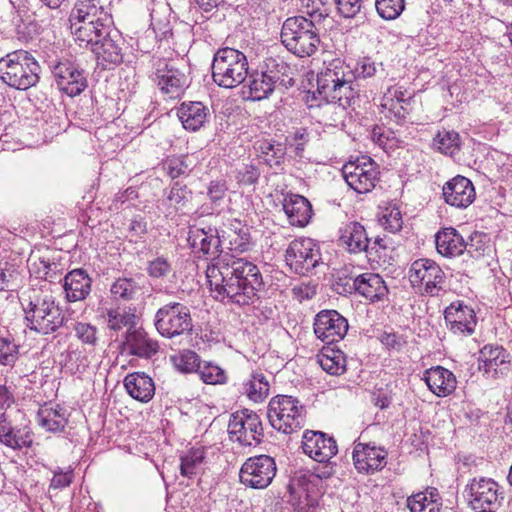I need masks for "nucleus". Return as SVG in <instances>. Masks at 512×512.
Masks as SVG:
<instances>
[{
	"instance_id": "obj_54",
	"label": "nucleus",
	"mask_w": 512,
	"mask_h": 512,
	"mask_svg": "<svg viewBox=\"0 0 512 512\" xmlns=\"http://www.w3.org/2000/svg\"><path fill=\"white\" fill-rule=\"evenodd\" d=\"M407 506L411 512H439L433 500H430L425 493L418 492L407 498Z\"/></svg>"
},
{
	"instance_id": "obj_31",
	"label": "nucleus",
	"mask_w": 512,
	"mask_h": 512,
	"mask_svg": "<svg viewBox=\"0 0 512 512\" xmlns=\"http://www.w3.org/2000/svg\"><path fill=\"white\" fill-rule=\"evenodd\" d=\"M123 384L127 393L139 402L147 403L154 397V381L144 372L138 371L127 374Z\"/></svg>"
},
{
	"instance_id": "obj_53",
	"label": "nucleus",
	"mask_w": 512,
	"mask_h": 512,
	"mask_svg": "<svg viewBox=\"0 0 512 512\" xmlns=\"http://www.w3.org/2000/svg\"><path fill=\"white\" fill-rule=\"evenodd\" d=\"M175 367L184 373L198 372L201 365L199 355L192 350H184L179 356L173 358Z\"/></svg>"
},
{
	"instance_id": "obj_44",
	"label": "nucleus",
	"mask_w": 512,
	"mask_h": 512,
	"mask_svg": "<svg viewBox=\"0 0 512 512\" xmlns=\"http://www.w3.org/2000/svg\"><path fill=\"white\" fill-rule=\"evenodd\" d=\"M290 487L303 491L306 498L316 494L319 484L318 478L314 475L313 471L310 470H299L294 473L291 479Z\"/></svg>"
},
{
	"instance_id": "obj_9",
	"label": "nucleus",
	"mask_w": 512,
	"mask_h": 512,
	"mask_svg": "<svg viewBox=\"0 0 512 512\" xmlns=\"http://www.w3.org/2000/svg\"><path fill=\"white\" fill-rule=\"evenodd\" d=\"M154 326L161 336L168 339L190 333L193 329L190 308L180 302H168L155 313Z\"/></svg>"
},
{
	"instance_id": "obj_61",
	"label": "nucleus",
	"mask_w": 512,
	"mask_h": 512,
	"mask_svg": "<svg viewBox=\"0 0 512 512\" xmlns=\"http://www.w3.org/2000/svg\"><path fill=\"white\" fill-rule=\"evenodd\" d=\"M261 172L255 165H245L237 173L238 183L245 186L254 185L258 182Z\"/></svg>"
},
{
	"instance_id": "obj_20",
	"label": "nucleus",
	"mask_w": 512,
	"mask_h": 512,
	"mask_svg": "<svg viewBox=\"0 0 512 512\" xmlns=\"http://www.w3.org/2000/svg\"><path fill=\"white\" fill-rule=\"evenodd\" d=\"M153 80L170 98L179 97L189 86L187 75L165 60L158 61Z\"/></svg>"
},
{
	"instance_id": "obj_7",
	"label": "nucleus",
	"mask_w": 512,
	"mask_h": 512,
	"mask_svg": "<svg viewBox=\"0 0 512 512\" xmlns=\"http://www.w3.org/2000/svg\"><path fill=\"white\" fill-rule=\"evenodd\" d=\"M213 81L223 88H234L243 83L248 76L246 55L237 49L224 47L218 49L213 57Z\"/></svg>"
},
{
	"instance_id": "obj_27",
	"label": "nucleus",
	"mask_w": 512,
	"mask_h": 512,
	"mask_svg": "<svg viewBox=\"0 0 512 512\" xmlns=\"http://www.w3.org/2000/svg\"><path fill=\"white\" fill-rule=\"evenodd\" d=\"M260 68L265 76L282 91L295 85L293 68L279 56L265 58Z\"/></svg>"
},
{
	"instance_id": "obj_14",
	"label": "nucleus",
	"mask_w": 512,
	"mask_h": 512,
	"mask_svg": "<svg viewBox=\"0 0 512 512\" xmlns=\"http://www.w3.org/2000/svg\"><path fill=\"white\" fill-rule=\"evenodd\" d=\"M187 242L197 258L211 261L221 260L222 241L217 227L191 225L188 229Z\"/></svg>"
},
{
	"instance_id": "obj_33",
	"label": "nucleus",
	"mask_w": 512,
	"mask_h": 512,
	"mask_svg": "<svg viewBox=\"0 0 512 512\" xmlns=\"http://www.w3.org/2000/svg\"><path fill=\"white\" fill-rule=\"evenodd\" d=\"M370 237L365 227L356 221L347 223L340 230L339 242L349 253L358 254L366 251Z\"/></svg>"
},
{
	"instance_id": "obj_46",
	"label": "nucleus",
	"mask_w": 512,
	"mask_h": 512,
	"mask_svg": "<svg viewBox=\"0 0 512 512\" xmlns=\"http://www.w3.org/2000/svg\"><path fill=\"white\" fill-rule=\"evenodd\" d=\"M10 436V442L6 441L2 444L14 450H20L24 447H31L33 444V432L28 425L11 426V431L6 436Z\"/></svg>"
},
{
	"instance_id": "obj_30",
	"label": "nucleus",
	"mask_w": 512,
	"mask_h": 512,
	"mask_svg": "<svg viewBox=\"0 0 512 512\" xmlns=\"http://www.w3.org/2000/svg\"><path fill=\"white\" fill-rule=\"evenodd\" d=\"M283 210L289 223L298 227L308 225L313 215L310 201L299 194L288 193L283 200Z\"/></svg>"
},
{
	"instance_id": "obj_4",
	"label": "nucleus",
	"mask_w": 512,
	"mask_h": 512,
	"mask_svg": "<svg viewBox=\"0 0 512 512\" xmlns=\"http://www.w3.org/2000/svg\"><path fill=\"white\" fill-rule=\"evenodd\" d=\"M23 304L26 326L37 333L48 335L64 325L65 315L51 293L31 289Z\"/></svg>"
},
{
	"instance_id": "obj_29",
	"label": "nucleus",
	"mask_w": 512,
	"mask_h": 512,
	"mask_svg": "<svg viewBox=\"0 0 512 512\" xmlns=\"http://www.w3.org/2000/svg\"><path fill=\"white\" fill-rule=\"evenodd\" d=\"M423 380L429 390L438 397L452 394L457 386L455 375L440 365L425 370Z\"/></svg>"
},
{
	"instance_id": "obj_49",
	"label": "nucleus",
	"mask_w": 512,
	"mask_h": 512,
	"mask_svg": "<svg viewBox=\"0 0 512 512\" xmlns=\"http://www.w3.org/2000/svg\"><path fill=\"white\" fill-rule=\"evenodd\" d=\"M405 0H376L375 7L378 15L384 20L397 19L405 9Z\"/></svg>"
},
{
	"instance_id": "obj_39",
	"label": "nucleus",
	"mask_w": 512,
	"mask_h": 512,
	"mask_svg": "<svg viewBox=\"0 0 512 512\" xmlns=\"http://www.w3.org/2000/svg\"><path fill=\"white\" fill-rule=\"evenodd\" d=\"M194 193L182 181H174L167 192L166 200L175 212H184L189 209Z\"/></svg>"
},
{
	"instance_id": "obj_56",
	"label": "nucleus",
	"mask_w": 512,
	"mask_h": 512,
	"mask_svg": "<svg viewBox=\"0 0 512 512\" xmlns=\"http://www.w3.org/2000/svg\"><path fill=\"white\" fill-rule=\"evenodd\" d=\"M345 356L338 353L336 358L328 356V353H321L319 363L324 371L331 375H339L345 371Z\"/></svg>"
},
{
	"instance_id": "obj_63",
	"label": "nucleus",
	"mask_w": 512,
	"mask_h": 512,
	"mask_svg": "<svg viewBox=\"0 0 512 512\" xmlns=\"http://www.w3.org/2000/svg\"><path fill=\"white\" fill-rule=\"evenodd\" d=\"M77 337L86 344L95 345L97 342V329L88 323H77L75 326Z\"/></svg>"
},
{
	"instance_id": "obj_55",
	"label": "nucleus",
	"mask_w": 512,
	"mask_h": 512,
	"mask_svg": "<svg viewBox=\"0 0 512 512\" xmlns=\"http://www.w3.org/2000/svg\"><path fill=\"white\" fill-rule=\"evenodd\" d=\"M467 246L465 251L473 257L480 258L484 256L487 249H489L487 235L484 233L475 232L470 236V240L465 242Z\"/></svg>"
},
{
	"instance_id": "obj_16",
	"label": "nucleus",
	"mask_w": 512,
	"mask_h": 512,
	"mask_svg": "<svg viewBox=\"0 0 512 512\" xmlns=\"http://www.w3.org/2000/svg\"><path fill=\"white\" fill-rule=\"evenodd\" d=\"M346 183L357 193L370 192L379 180L377 164L371 157L363 156L355 162H348L342 168Z\"/></svg>"
},
{
	"instance_id": "obj_24",
	"label": "nucleus",
	"mask_w": 512,
	"mask_h": 512,
	"mask_svg": "<svg viewBox=\"0 0 512 512\" xmlns=\"http://www.w3.org/2000/svg\"><path fill=\"white\" fill-rule=\"evenodd\" d=\"M442 195L448 205L466 208L475 199V189L468 178L458 175L444 184Z\"/></svg>"
},
{
	"instance_id": "obj_60",
	"label": "nucleus",
	"mask_w": 512,
	"mask_h": 512,
	"mask_svg": "<svg viewBox=\"0 0 512 512\" xmlns=\"http://www.w3.org/2000/svg\"><path fill=\"white\" fill-rule=\"evenodd\" d=\"M380 221L382 226L392 233L400 231L403 225L401 212L396 206L387 208Z\"/></svg>"
},
{
	"instance_id": "obj_23",
	"label": "nucleus",
	"mask_w": 512,
	"mask_h": 512,
	"mask_svg": "<svg viewBox=\"0 0 512 512\" xmlns=\"http://www.w3.org/2000/svg\"><path fill=\"white\" fill-rule=\"evenodd\" d=\"M479 370L488 378L498 379L509 371V354L502 346L485 345L479 354Z\"/></svg>"
},
{
	"instance_id": "obj_52",
	"label": "nucleus",
	"mask_w": 512,
	"mask_h": 512,
	"mask_svg": "<svg viewBox=\"0 0 512 512\" xmlns=\"http://www.w3.org/2000/svg\"><path fill=\"white\" fill-rule=\"evenodd\" d=\"M197 373L206 384H224L227 380L224 370L210 362H201Z\"/></svg>"
},
{
	"instance_id": "obj_42",
	"label": "nucleus",
	"mask_w": 512,
	"mask_h": 512,
	"mask_svg": "<svg viewBox=\"0 0 512 512\" xmlns=\"http://www.w3.org/2000/svg\"><path fill=\"white\" fill-rule=\"evenodd\" d=\"M249 77V90L251 97L254 100H262L268 98L269 95L276 89H278L266 76L263 70H256L252 73H248Z\"/></svg>"
},
{
	"instance_id": "obj_32",
	"label": "nucleus",
	"mask_w": 512,
	"mask_h": 512,
	"mask_svg": "<svg viewBox=\"0 0 512 512\" xmlns=\"http://www.w3.org/2000/svg\"><path fill=\"white\" fill-rule=\"evenodd\" d=\"M209 114V108L199 101H185L177 109L183 127L193 132L204 126Z\"/></svg>"
},
{
	"instance_id": "obj_40",
	"label": "nucleus",
	"mask_w": 512,
	"mask_h": 512,
	"mask_svg": "<svg viewBox=\"0 0 512 512\" xmlns=\"http://www.w3.org/2000/svg\"><path fill=\"white\" fill-rule=\"evenodd\" d=\"M194 167L195 163L189 155L168 156L162 161L163 170L172 180L189 176Z\"/></svg>"
},
{
	"instance_id": "obj_59",
	"label": "nucleus",
	"mask_w": 512,
	"mask_h": 512,
	"mask_svg": "<svg viewBox=\"0 0 512 512\" xmlns=\"http://www.w3.org/2000/svg\"><path fill=\"white\" fill-rule=\"evenodd\" d=\"M340 16L346 19L357 18L363 9V0H334Z\"/></svg>"
},
{
	"instance_id": "obj_38",
	"label": "nucleus",
	"mask_w": 512,
	"mask_h": 512,
	"mask_svg": "<svg viewBox=\"0 0 512 512\" xmlns=\"http://www.w3.org/2000/svg\"><path fill=\"white\" fill-rule=\"evenodd\" d=\"M113 299L117 301H133L142 294V287L135 277L122 276L115 279L110 287Z\"/></svg>"
},
{
	"instance_id": "obj_2",
	"label": "nucleus",
	"mask_w": 512,
	"mask_h": 512,
	"mask_svg": "<svg viewBox=\"0 0 512 512\" xmlns=\"http://www.w3.org/2000/svg\"><path fill=\"white\" fill-rule=\"evenodd\" d=\"M378 67L382 69V63L377 64L370 57L360 59L354 70L343 60L333 59L317 75V92L326 102L345 108L354 97L353 81L374 76Z\"/></svg>"
},
{
	"instance_id": "obj_6",
	"label": "nucleus",
	"mask_w": 512,
	"mask_h": 512,
	"mask_svg": "<svg viewBox=\"0 0 512 512\" xmlns=\"http://www.w3.org/2000/svg\"><path fill=\"white\" fill-rule=\"evenodd\" d=\"M309 24L306 22V16L302 15L288 17L282 24L281 43L297 57L312 56L321 43L320 35L309 27Z\"/></svg>"
},
{
	"instance_id": "obj_1",
	"label": "nucleus",
	"mask_w": 512,
	"mask_h": 512,
	"mask_svg": "<svg viewBox=\"0 0 512 512\" xmlns=\"http://www.w3.org/2000/svg\"><path fill=\"white\" fill-rule=\"evenodd\" d=\"M206 277L217 301L239 307L257 302L265 287L259 267L244 258L216 261L207 266Z\"/></svg>"
},
{
	"instance_id": "obj_17",
	"label": "nucleus",
	"mask_w": 512,
	"mask_h": 512,
	"mask_svg": "<svg viewBox=\"0 0 512 512\" xmlns=\"http://www.w3.org/2000/svg\"><path fill=\"white\" fill-rule=\"evenodd\" d=\"M314 333L318 339L327 345L337 343L348 332V321L336 310H322L314 319Z\"/></svg>"
},
{
	"instance_id": "obj_19",
	"label": "nucleus",
	"mask_w": 512,
	"mask_h": 512,
	"mask_svg": "<svg viewBox=\"0 0 512 512\" xmlns=\"http://www.w3.org/2000/svg\"><path fill=\"white\" fill-rule=\"evenodd\" d=\"M388 452L375 443H356L352 458L355 469L362 474L370 475L381 471L387 464Z\"/></svg>"
},
{
	"instance_id": "obj_26",
	"label": "nucleus",
	"mask_w": 512,
	"mask_h": 512,
	"mask_svg": "<svg viewBox=\"0 0 512 512\" xmlns=\"http://www.w3.org/2000/svg\"><path fill=\"white\" fill-rule=\"evenodd\" d=\"M471 505L474 510L489 509L496 504L499 497V485L491 478L472 479L468 485Z\"/></svg>"
},
{
	"instance_id": "obj_57",
	"label": "nucleus",
	"mask_w": 512,
	"mask_h": 512,
	"mask_svg": "<svg viewBox=\"0 0 512 512\" xmlns=\"http://www.w3.org/2000/svg\"><path fill=\"white\" fill-rule=\"evenodd\" d=\"M333 286L335 291L342 295L355 293L357 291L356 276L348 274L344 269L338 272Z\"/></svg>"
},
{
	"instance_id": "obj_51",
	"label": "nucleus",
	"mask_w": 512,
	"mask_h": 512,
	"mask_svg": "<svg viewBox=\"0 0 512 512\" xmlns=\"http://www.w3.org/2000/svg\"><path fill=\"white\" fill-rule=\"evenodd\" d=\"M204 458V451L201 449H192L186 455L181 456V475L192 478L196 474V468L203 462Z\"/></svg>"
},
{
	"instance_id": "obj_22",
	"label": "nucleus",
	"mask_w": 512,
	"mask_h": 512,
	"mask_svg": "<svg viewBox=\"0 0 512 512\" xmlns=\"http://www.w3.org/2000/svg\"><path fill=\"white\" fill-rule=\"evenodd\" d=\"M448 329L454 334L472 335L475 331L477 318L471 306L463 301H454L444 311Z\"/></svg>"
},
{
	"instance_id": "obj_64",
	"label": "nucleus",
	"mask_w": 512,
	"mask_h": 512,
	"mask_svg": "<svg viewBox=\"0 0 512 512\" xmlns=\"http://www.w3.org/2000/svg\"><path fill=\"white\" fill-rule=\"evenodd\" d=\"M380 341L386 348L394 350H400L406 344L404 338L395 332L382 333Z\"/></svg>"
},
{
	"instance_id": "obj_43",
	"label": "nucleus",
	"mask_w": 512,
	"mask_h": 512,
	"mask_svg": "<svg viewBox=\"0 0 512 512\" xmlns=\"http://www.w3.org/2000/svg\"><path fill=\"white\" fill-rule=\"evenodd\" d=\"M39 424L50 432H60L67 425L64 410L58 408H44L38 412Z\"/></svg>"
},
{
	"instance_id": "obj_47",
	"label": "nucleus",
	"mask_w": 512,
	"mask_h": 512,
	"mask_svg": "<svg viewBox=\"0 0 512 512\" xmlns=\"http://www.w3.org/2000/svg\"><path fill=\"white\" fill-rule=\"evenodd\" d=\"M19 345L10 333L0 335V365L14 366L19 358Z\"/></svg>"
},
{
	"instance_id": "obj_62",
	"label": "nucleus",
	"mask_w": 512,
	"mask_h": 512,
	"mask_svg": "<svg viewBox=\"0 0 512 512\" xmlns=\"http://www.w3.org/2000/svg\"><path fill=\"white\" fill-rule=\"evenodd\" d=\"M228 187L223 179L212 180L207 189V196L214 204H219L226 196Z\"/></svg>"
},
{
	"instance_id": "obj_35",
	"label": "nucleus",
	"mask_w": 512,
	"mask_h": 512,
	"mask_svg": "<svg viewBox=\"0 0 512 512\" xmlns=\"http://www.w3.org/2000/svg\"><path fill=\"white\" fill-rule=\"evenodd\" d=\"M258 157L269 167H279L284 163L287 153L286 144L275 138H262L255 142Z\"/></svg>"
},
{
	"instance_id": "obj_8",
	"label": "nucleus",
	"mask_w": 512,
	"mask_h": 512,
	"mask_svg": "<svg viewBox=\"0 0 512 512\" xmlns=\"http://www.w3.org/2000/svg\"><path fill=\"white\" fill-rule=\"evenodd\" d=\"M267 417L274 429L291 434L303 427L304 407L293 396L276 395L269 401Z\"/></svg>"
},
{
	"instance_id": "obj_36",
	"label": "nucleus",
	"mask_w": 512,
	"mask_h": 512,
	"mask_svg": "<svg viewBox=\"0 0 512 512\" xmlns=\"http://www.w3.org/2000/svg\"><path fill=\"white\" fill-rule=\"evenodd\" d=\"M357 293L371 302L382 300L388 294L385 281L379 274L367 272L356 276Z\"/></svg>"
},
{
	"instance_id": "obj_13",
	"label": "nucleus",
	"mask_w": 512,
	"mask_h": 512,
	"mask_svg": "<svg viewBox=\"0 0 512 512\" xmlns=\"http://www.w3.org/2000/svg\"><path fill=\"white\" fill-rule=\"evenodd\" d=\"M319 245L311 238L294 239L285 252V261L298 275H307L321 261Z\"/></svg>"
},
{
	"instance_id": "obj_34",
	"label": "nucleus",
	"mask_w": 512,
	"mask_h": 512,
	"mask_svg": "<svg viewBox=\"0 0 512 512\" xmlns=\"http://www.w3.org/2000/svg\"><path fill=\"white\" fill-rule=\"evenodd\" d=\"M435 243L438 253L449 258L461 255L467 247L461 234L453 227L437 232Z\"/></svg>"
},
{
	"instance_id": "obj_15",
	"label": "nucleus",
	"mask_w": 512,
	"mask_h": 512,
	"mask_svg": "<svg viewBox=\"0 0 512 512\" xmlns=\"http://www.w3.org/2000/svg\"><path fill=\"white\" fill-rule=\"evenodd\" d=\"M277 472L275 459L269 455H257L249 457L242 464L239 471V480L253 489L267 488Z\"/></svg>"
},
{
	"instance_id": "obj_45",
	"label": "nucleus",
	"mask_w": 512,
	"mask_h": 512,
	"mask_svg": "<svg viewBox=\"0 0 512 512\" xmlns=\"http://www.w3.org/2000/svg\"><path fill=\"white\" fill-rule=\"evenodd\" d=\"M270 390V385L263 373H254L248 383L245 384V392L250 400L260 402L264 400Z\"/></svg>"
},
{
	"instance_id": "obj_50",
	"label": "nucleus",
	"mask_w": 512,
	"mask_h": 512,
	"mask_svg": "<svg viewBox=\"0 0 512 512\" xmlns=\"http://www.w3.org/2000/svg\"><path fill=\"white\" fill-rule=\"evenodd\" d=\"M135 314L120 312L118 309H109L106 313L107 326L110 330L120 331L123 327H135Z\"/></svg>"
},
{
	"instance_id": "obj_25",
	"label": "nucleus",
	"mask_w": 512,
	"mask_h": 512,
	"mask_svg": "<svg viewBox=\"0 0 512 512\" xmlns=\"http://www.w3.org/2000/svg\"><path fill=\"white\" fill-rule=\"evenodd\" d=\"M122 349L129 355L148 359L158 353L159 344L157 340L150 338L143 329L130 327L125 333Z\"/></svg>"
},
{
	"instance_id": "obj_3",
	"label": "nucleus",
	"mask_w": 512,
	"mask_h": 512,
	"mask_svg": "<svg viewBox=\"0 0 512 512\" xmlns=\"http://www.w3.org/2000/svg\"><path fill=\"white\" fill-rule=\"evenodd\" d=\"M68 20L75 41L86 47L93 37L107 36V29L112 25V17L100 0H77Z\"/></svg>"
},
{
	"instance_id": "obj_41",
	"label": "nucleus",
	"mask_w": 512,
	"mask_h": 512,
	"mask_svg": "<svg viewBox=\"0 0 512 512\" xmlns=\"http://www.w3.org/2000/svg\"><path fill=\"white\" fill-rule=\"evenodd\" d=\"M391 245V239L386 236L370 237L368 247L365 251L368 261L378 265L386 264L390 259L389 252L393 249Z\"/></svg>"
},
{
	"instance_id": "obj_5",
	"label": "nucleus",
	"mask_w": 512,
	"mask_h": 512,
	"mask_svg": "<svg viewBox=\"0 0 512 512\" xmlns=\"http://www.w3.org/2000/svg\"><path fill=\"white\" fill-rule=\"evenodd\" d=\"M41 67L28 51L17 50L0 59V80L16 90H28L38 84Z\"/></svg>"
},
{
	"instance_id": "obj_58",
	"label": "nucleus",
	"mask_w": 512,
	"mask_h": 512,
	"mask_svg": "<svg viewBox=\"0 0 512 512\" xmlns=\"http://www.w3.org/2000/svg\"><path fill=\"white\" fill-rule=\"evenodd\" d=\"M172 266L167 258L160 256L148 261L146 271L153 279H163L171 272Z\"/></svg>"
},
{
	"instance_id": "obj_10",
	"label": "nucleus",
	"mask_w": 512,
	"mask_h": 512,
	"mask_svg": "<svg viewBox=\"0 0 512 512\" xmlns=\"http://www.w3.org/2000/svg\"><path fill=\"white\" fill-rule=\"evenodd\" d=\"M411 286L422 295L437 296L444 289L446 275L439 264L428 258L412 262L408 271Z\"/></svg>"
},
{
	"instance_id": "obj_21",
	"label": "nucleus",
	"mask_w": 512,
	"mask_h": 512,
	"mask_svg": "<svg viewBox=\"0 0 512 512\" xmlns=\"http://www.w3.org/2000/svg\"><path fill=\"white\" fill-rule=\"evenodd\" d=\"M303 452L322 463L328 462L338 452L335 439L321 431L307 430L302 437Z\"/></svg>"
},
{
	"instance_id": "obj_28",
	"label": "nucleus",
	"mask_w": 512,
	"mask_h": 512,
	"mask_svg": "<svg viewBox=\"0 0 512 512\" xmlns=\"http://www.w3.org/2000/svg\"><path fill=\"white\" fill-rule=\"evenodd\" d=\"M63 289L67 302L83 301L91 293L92 278L83 268L73 269L65 275Z\"/></svg>"
},
{
	"instance_id": "obj_11",
	"label": "nucleus",
	"mask_w": 512,
	"mask_h": 512,
	"mask_svg": "<svg viewBox=\"0 0 512 512\" xmlns=\"http://www.w3.org/2000/svg\"><path fill=\"white\" fill-rule=\"evenodd\" d=\"M228 433L232 441L242 446H257L263 442L264 438L261 418L250 409H243L231 415Z\"/></svg>"
},
{
	"instance_id": "obj_37",
	"label": "nucleus",
	"mask_w": 512,
	"mask_h": 512,
	"mask_svg": "<svg viewBox=\"0 0 512 512\" xmlns=\"http://www.w3.org/2000/svg\"><path fill=\"white\" fill-rule=\"evenodd\" d=\"M229 250L234 253H244L251 249L252 238L249 227L238 219L230 222L229 232Z\"/></svg>"
},
{
	"instance_id": "obj_48",
	"label": "nucleus",
	"mask_w": 512,
	"mask_h": 512,
	"mask_svg": "<svg viewBox=\"0 0 512 512\" xmlns=\"http://www.w3.org/2000/svg\"><path fill=\"white\" fill-rule=\"evenodd\" d=\"M433 145L443 154L453 156L460 149V136L455 131H440Z\"/></svg>"
},
{
	"instance_id": "obj_12",
	"label": "nucleus",
	"mask_w": 512,
	"mask_h": 512,
	"mask_svg": "<svg viewBox=\"0 0 512 512\" xmlns=\"http://www.w3.org/2000/svg\"><path fill=\"white\" fill-rule=\"evenodd\" d=\"M53 79L60 91L70 97L80 95L88 86L84 69L69 59H55L48 62Z\"/></svg>"
},
{
	"instance_id": "obj_18",
	"label": "nucleus",
	"mask_w": 512,
	"mask_h": 512,
	"mask_svg": "<svg viewBox=\"0 0 512 512\" xmlns=\"http://www.w3.org/2000/svg\"><path fill=\"white\" fill-rule=\"evenodd\" d=\"M122 45H124V40L117 31L113 32L111 26L107 29V36L93 37L92 41L88 44L95 53L98 63L104 69H110V66L122 63Z\"/></svg>"
}]
</instances>
